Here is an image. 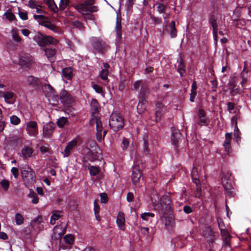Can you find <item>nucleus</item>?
I'll list each match as a JSON object with an SVG mask.
<instances>
[{"mask_svg":"<svg viewBox=\"0 0 251 251\" xmlns=\"http://www.w3.org/2000/svg\"><path fill=\"white\" fill-rule=\"evenodd\" d=\"M149 15L151 21V24H152L154 26L157 25H161L162 24V20L161 18L156 17L151 13H150Z\"/></svg>","mask_w":251,"mask_h":251,"instance_id":"f704fd0d","label":"nucleus"},{"mask_svg":"<svg viewBox=\"0 0 251 251\" xmlns=\"http://www.w3.org/2000/svg\"><path fill=\"white\" fill-rule=\"evenodd\" d=\"M67 122V118L62 117L59 118L57 121V125L58 127H62Z\"/></svg>","mask_w":251,"mask_h":251,"instance_id":"09e8293b","label":"nucleus"},{"mask_svg":"<svg viewBox=\"0 0 251 251\" xmlns=\"http://www.w3.org/2000/svg\"><path fill=\"white\" fill-rule=\"evenodd\" d=\"M177 72L179 74L180 76H183L186 72V66L182 58L180 59L179 64L177 68Z\"/></svg>","mask_w":251,"mask_h":251,"instance_id":"c756f323","label":"nucleus"},{"mask_svg":"<svg viewBox=\"0 0 251 251\" xmlns=\"http://www.w3.org/2000/svg\"><path fill=\"white\" fill-rule=\"evenodd\" d=\"M109 74L108 69H102L100 73V76L103 80H107L108 79L107 75Z\"/></svg>","mask_w":251,"mask_h":251,"instance_id":"49530a36","label":"nucleus"},{"mask_svg":"<svg viewBox=\"0 0 251 251\" xmlns=\"http://www.w3.org/2000/svg\"><path fill=\"white\" fill-rule=\"evenodd\" d=\"M139 161L138 160H136L135 161V165L133 168L131 178L132 182L134 185H136L139 183L140 178L141 177V169L145 167L143 165H142L141 166H140L139 165Z\"/></svg>","mask_w":251,"mask_h":251,"instance_id":"0eeeda50","label":"nucleus"},{"mask_svg":"<svg viewBox=\"0 0 251 251\" xmlns=\"http://www.w3.org/2000/svg\"><path fill=\"white\" fill-rule=\"evenodd\" d=\"M100 202L101 203H105L108 201V198L107 195L105 193H101L100 195Z\"/></svg>","mask_w":251,"mask_h":251,"instance_id":"0e129e2a","label":"nucleus"},{"mask_svg":"<svg viewBox=\"0 0 251 251\" xmlns=\"http://www.w3.org/2000/svg\"><path fill=\"white\" fill-rule=\"evenodd\" d=\"M28 197L30 198H32V202L34 204H37L39 202V198L37 195L33 191L30 192L28 195Z\"/></svg>","mask_w":251,"mask_h":251,"instance_id":"c03bdc74","label":"nucleus"},{"mask_svg":"<svg viewBox=\"0 0 251 251\" xmlns=\"http://www.w3.org/2000/svg\"><path fill=\"white\" fill-rule=\"evenodd\" d=\"M117 224L118 226L122 230L124 229V225L125 222L124 214L120 212L118 213L117 217Z\"/></svg>","mask_w":251,"mask_h":251,"instance_id":"a878e982","label":"nucleus"},{"mask_svg":"<svg viewBox=\"0 0 251 251\" xmlns=\"http://www.w3.org/2000/svg\"><path fill=\"white\" fill-rule=\"evenodd\" d=\"M95 0H85L83 2L75 6V8L83 15H88L98 11V7L94 5Z\"/></svg>","mask_w":251,"mask_h":251,"instance_id":"f03ea898","label":"nucleus"},{"mask_svg":"<svg viewBox=\"0 0 251 251\" xmlns=\"http://www.w3.org/2000/svg\"><path fill=\"white\" fill-rule=\"evenodd\" d=\"M170 28V36L171 38H175L177 36V30L176 28L175 22L173 21L169 24Z\"/></svg>","mask_w":251,"mask_h":251,"instance_id":"473e14b6","label":"nucleus"},{"mask_svg":"<svg viewBox=\"0 0 251 251\" xmlns=\"http://www.w3.org/2000/svg\"><path fill=\"white\" fill-rule=\"evenodd\" d=\"M237 120H238V116L237 115H235L232 117L231 119V124L233 126H234V128H237Z\"/></svg>","mask_w":251,"mask_h":251,"instance_id":"69168bd1","label":"nucleus"},{"mask_svg":"<svg viewBox=\"0 0 251 251\" xmlns=\"http://www.w3.org/2000/svg\"><path fill=\"white\" fill-rule=\"evenodd\" d=\"M141 99H139V102L137 106V112L139 114L143 113L145 110L148 101L146 100V101H141Z\"/></svg>","mask_w":251,"mask_h":251,"instance_id":"c85d7f7f","label":"nucleus"},{"mask_svg":"<svg viewBox=\"0 0 251 251\" xmlns=\"http://www.w3.org/2000/svg\"><path fill=\"white\" fill-rule=\"evenodd\" d=\"M103 126L101 121L100 120L97 122L96 124V138L99 142H101L103 141V138L101 137V133L103 131Z\"/></svg>","mask_w":251,"mask_h":251,"instance_id":"5701e85b","label":"nucleus"},{"mask_svg":"<svg viewBox=\"0 0 251 251\" xmlns=\"http://www.w3.org/2000/svg\"><path fill=\"white\" fill-rule=\"evenodd\" d=\"M162 220L164 223L165 226L169 230L172 229L175 225L174 220L172 215V212L170 213H161Z\"/></svg>","mask_w":251,"mask_h":251,"instance_id":"9b49d317","label":"nucleus"},{"mask_svg":"<svg viewBox=\"0 0 251 251\" xmlns=\"http://www.w3.org/2000/svg\"><path fill=\"white\" fill-rule=\"evenodd\" d=\"M109 126L114 132H117L124 127L125 119L120 113H112L110 117Z\"/></svg>","mask_w":251,"mask_h":251,"instance_id":"7ed1b4c3","label":"nucleus"},{"mask_svg":"<svg viewBox=\"0 0 251 251\" xmlns=\"http://www.w3.org/2000/svg\"><path fill=\"white\" fill-rule=\"evenodd\" d=\"M40 89L45 94L46 97H49L54 93L55 90L50 84L42 83Z\"/></svg>","mask_w":251,"mask_h":251,"instance_id":"4be33fe9","label":"nucleus"},{"mask_svg":"<svg viewBox=\"0 0 251 251\" xmlns=\"http://www.w3.org/2000/svg\"><path fill=\"white\" fill-rule=\"evenodd\" d=\"M154 216V214L150 212L144 213L141 215V218L145 221H148L149 217H153Z\"/></svg>","mask_w":251,"mask_h":251,"instance_id":"4d7b16f0","label":"nucleus"},{"mask_svg":"<svg viewBox=\"0 0 251 251\" xmlns=\"http://www.w3.org/2000/svg\"><path fill=\"white\" fill-rule=\"evenodd\" d=\"M196 124L200 126L208 125V119L206 117V113L204 109L200 108L198 113V120L196 121Z\"/></svg>","mask_w":251,"mask_h":251,"instance_id":"ddd939ff","label":"nucleus"},{"mask_svg":"<svg viewBox=\"0 0 251 251\" xmlns=\"http://www.w3.org/2000/svg\"><path fill=\"white\" fill-rule=\"evenodd\" d=\"M150 94V90L148 85L145 83L143 84L141 88L139 93L138 99H141V101H146L148 96Z\"/></svg>","mask_w":251,"mask_h":251,"instance_id":"f3484780","label":"nucleus"},{"mask_svg":"<svg viewBox=\"0 0 251 251\" xmlns=\"http://www.w3.org/2000/svg\"><path fill=\"white\" fill-rule=\"evenodd\" d=\"M61 212L59 211H55L52 212V215L50 218V223L53 225L55 224V221L59 219L61 217Z\"/></svg>","mask_w":251,"mask_h":251,"instance_id":"72a5a7b5","label":"nucleus"},{"mask_svg":"<svg viewBox=\"0 0 251 251\" xmlns=\"http://www.w3.org/2000/svg\"><path fill=\"white\" fill-rule=\"evenodd\" d=\"M91 116L95 117V115H99V111L100 109V105L96 99H93L91 102Z\"/></svg>","mask_w":251,"mask_h":251,"instance_id":"412c9836","label":"nucleus"},{"mask_svg":"<svg viewBox=\"0 0 251 251\" xmlns=\"http://www.w3.org/2000/svg\"><path fill=\"white\" fill-rule=\"evenodd\" d=\"M192 178L194 182L196 183V184H199V176L198 175L197 169L196 168H194L192 174Z\"/></svg>","mask_w":251,"mask_h":251,"instance_id":"4c0bfd02","label":"nucleus"},{"mask_svg":"<svg viewBox=\"0 0 251 251\" xmlns=\"http://www.w3.org/2000/svg\"><path fill=\"white\" fill-rule=\"evenodd\" d=\"M10 123L14 125H17L21 122L20 119L15 115H12L10 117Z\"/></svg>","mask_w":251,"mask_h":251,"instance_id":"de8ad7c7","label":"nucleus"},{"mask_svg":"<svg viewBox=\"0 0 251 251\" xmlns=\"http://www.w3.org/2000/svg\"><path fill=\"white\" fill-rule=\"evenodd\" d=\"M95 117H93V116H91V118L89 121V125L90 126H93L95 123H96V124H97V122L98 121H100V118L99 117V115H95Z\"/></svg>","mask_w":251,"mask_h":251,"instance_id":"bf43d9fd","label":"nucleus"},{"mask_svg":"<svg viewBox=\"0 0 251 251\" xmlns=\"http://www.w3.org/2000/svg\"><path fill=\"white\" fill-rule=\"evenodd\" d=\"M94 49L99 53H104L108 47V45L100 38H95L92 41Z\"/></svg>","mask_w":251,"mask_h":251,"instance_id":"6e6552de","label":"nucleus"},{"mask_svg":"<svg viewBox=\"0 0 251 251\" xmlns=\"http://www.w3.org/2000/svg\"><path fill=\"white\" fill-rule=\"evenodd\" d=\"M64 239L66 243L69 244H72L74 242V238L73 235L68 234L65 236Z\"/></svg>","mask_w":251,"mask_h":251,"instance_id":"6e6d98bb","label":"nucleus"},{"mask_svg":"<svg viewBox=\"0 0 251 251\" xmlns=\"http://www.w3.org/2000/svg\"><path fill=\"white\" fill-rule=\"evenodd\" d=\"M43 218L41 216L39 215L37 217L34 218L30 222V225L33 227H35L39 226L43 222Z\"/></svg>","mask_w":251,"mask_h":251,"instance_id":"c9c22d12","label":"nucleus"},{"mask_svg":"<svg viewBox=\"0 0 251 251\" xmlns=\"http://www.w3.org/2000/svg\"><path fill=\"white\" fill-rule=\"evenodd\" d=\"M197 85L196 81H194L191 85L190 100L191 102H194L197 95Z\"/></svg>","mask_w":251,"mask_h":251,"instance_id":"7c9ffc66","label":"nucleus"},{"mask_svg":"<svg viewBox=\"0 0 251 251\" xmlns=\"http://www.w3.org/2000/svg\"><path fill=\"white\" fill-rule=\"evenodd\" d=\"M14 96V93L11 91H0V97H2L4 98L5 101L8 103H13L14 102H12L11 100L13 99Z\"/></svg>","mask_w":251,"mask_h":251,"instance_id":"b1692460","label":"nucleus"},{"mask_svg":"<svg viewBox=\"0 0 251 251\" xmlns=\"http://www.w3.org/2000/svg\"><path fill=\"white\" fill-rule=\"evenodd\" d=\"M45 52L48 58L51 62L54 61V56L56 54V50L54 49L46 48Z\"/></svg>","mask_w":251,"mask_h":251,"instance_id":"bb28decb","label":"nucleus"},{"mask_svg":"<svg viewBox=\"0 0 251 251\" xmlns=\"http://www.w3.org/2000/svg\"><path fill=\"white\" fill-rule=\"evenodd\" d=\"M0 184L2 187V188L5 190H7L9 187V182L8 180L4 179L2 180Z\"/></svg>","mask_w":251,"mask_h":251,"instance_id":"680f3d73","label":"nucleus"},{"mask_svg":"<svg viewBox=\"0 0 251 251\" xmlns=\"http://www.w3.org/2000/svg\"><path fill=\"white\" fill-rule=\"evenodd\" d=\"M221 234L225 243L226 245H229V241L230 240L231 236L227 229H223V230L221 231Z\"/></svg>","mask_w":251,"mask_h":251,"instance_id":"2f4dec72","label":"nucleus"},{"mask_svg":"<svg viewBox=\"0 0 251 251\" xmlns=\"http://www.w3.org/2000/svg\"><path fill=\"white\" fill-rule=\"evenodd\" d=\"M19 15L20 18L23 20H26L28 19V16L27 12H19Z\"/></svg>","mask_w":251,"mask_h":251,"instance_id":"338daca9","label":"nucleus"},{"mask_svg":"<svg viewBox=\"0 0 251 251\" xmlns=\"http://www.w3.org/2000/svg\"><path fill=\"white\" fill-rule=\"evenodd\" d=\"M47 4L49 7L55 13L58 12V8L56 5L53 0H47Z\"/></svg>","mask_w":251,"mask_h":251,"instance_id":"a19ab883","label":"nucleus"},{"mask_svg":"<svg viewBox=\"0 0 251 251\" xmlns=\"http://www.w3.org/2000/svg\"><path fill=\"white\" fill-rule=\"evenodd\" d=\"M171 131V140L172 142V144L176 148L177 147L179 140H181V134L180 133L178 129H176L175 127H172Z\"/></svg>","mask_w":251,"mask_h":251,"instance_id":"dca6fc26","label":"nucleus"},{"mask_svg":"<svg viewBox=\"0 0 251 251\" xmlns=\"http://www.w3.org/2000/svg\"><path fill=\"white\" fill-rule=\"evenodd\" d=\"M115 30L116 31V38L118 40H121L122 39V26L120 15H117V16Z\"/></svg>","mask_w":251,"mask_h":251,"instance_id":"393cba45","label":"nucleus"},{"mask_svg":"<svg viewBox=\"0 0 251 251\" xmlns=\"http://www.w3.org/2000/svg\"><path fill=\"white\" fill-rule=\"evenodd\" d=\"M55 125L52 122H50L46 124L43 126V136L44 137H50L51 135Z\"/></svg>","mask_w":251,"mask_h":251,"instance_id":"a211bd4d","label":"nucleus"},{"mask_svg":"<svg viewBox=\"0 0 251 251\" xmlns=\"http://www.w3.org/2000/svg\"><path fill=\"white\" fill-rule=\"evenodd\" d=\"M27 127L33 129L34 134H38L37 124L35 121H29L27 124Z\"/></svg>","mask_w":251,"mask_h":251,"instance_id":"ea45409f","label":"nucleus"},{"mask_svg":"<svg viewBox=\"0 0 251 251\" xmlns=\"http://www.w3.org/2000/svg\"><path fill=\"white\" fill-rule=\"evenodd\" d=\"M19 62L20 66L29 68L31 64V56L28 53H22L20 55Z\"/></svg>","mask_w":251,"mask_h":251,"instance_id":"f8f14e48","label":"nucleus"},{"mask_svg":"<svg viewBox=\"0 0 251 251\" xmlns=\"http://www.w3.org/2000/svg\"><path fill=\"white\" fill-rule=\"evenodd\" d=\"M157 11L159 14L163 13L165 12L167 9V5L164 4L162 3H157Z\"/></svg>","mask_w":251,"mask_h":251,"instance_id":"79ce46f5","label":"nucleus"},{"mask_svg":"<svg viewBox=\"0 0 251 251\" xmlns=\"http://www.w3.org/2000/svg\"><path fill=\"white\" fill-rule=\"evenodd\" d=\"M34 40L41 47H45L52 42V37L45 35L41 33L36 34L34 37Z\"/></svg>","mask_w":251,"mask_h":251,"instance_id":"1a4fd4ad","label":"nucleus"},{"mask_svg":"<svg viewBox=\"0 0 251 251\" xmlns=\"http://www.w3.org/2000/svg\"><path fill=\"white\" fill-rule=\"evenodd\" d=\"M4 16H5L6 18L10 22L14 21L16 19L14 14L10 11L6 12L4 13Z\"/></svg>","mask_w":251,"mask_h":251,"instance_id":"8fccbe9b","label":"nucleus"},{"mask_svg":"<svg viewBox=\"0 0 251 251\" xmlns=\"http://www.w3.org/2000/svg\"><path fill=\"white\" fill-rule=\"evenodd\" d=\"M40 25L52 31L55 30L56 29V26L49 21H43L40 23Z\"/></svg>","mask_w":251,"mask_h":251,"instance_id":"58836bf2","label":"nucleus"},{"mask_svg":"<svg viewBox=\"0 0 251 251\" xmlns=\"http://www.w3.org/2000/svg\"><path fill=\"white\" fill-rule=\"evenodd\" d=\"M63 76L67 80H71L73 78V71L71 67H66L62 70Z\"/></svg>","mask_w":251,"mask_h":251,"instance_id":"cd10ccee","label":"nucleus"},{"mask_svg":"<svg viewBox=\"0 0 251 251\" xmlns=\"http://www.w3.org/2000/svg\"><path fill=\"white\" fill-rule=\"evenodd\" d=\"M155 110V121L158 122L160 121L162 115L166 110V108L161 102L156 101Z\"/></svg>","mask_w":251,"mask_h":251,"instance_id":"2eb2a0df","label":"nucleus"},{"mask_svg":"<svg viewBox=\"0 0 251 251\" xmlns=\"http://www.w3.org/2000/svg\"><path fill=\"white\" fill-rule=\"evenodd\" d=\"M221 14L219 10L213 8L208 14V21L212 29V33L215 42L217 43L218 41V21Z\"/></svg>","mask_w":251,"mask_h":251,"instance_id":"f257e3e1","label":"nucleus"},{"mask_svg":"<svg viewBox=\"0 0 251 251\" xmlns=\"http://www.w3.org/2000/svg\"><path fill=\"white\" fill-rule=\"evenodd\" d=\"M171 200L167 196L162 197L159 202L154 204L155 209L158 210L160 213H170L172 212L171 207Z\"/></svg>","mask_w":251,"mask_h":251,"instance_id":"20e7f679","label":"nucleus"},{"mask_svg":"<svg viewBox=\"0 0 251 251\" xmlns=\"http://www.w3.org/2000/svg\"><path fill=\"white\" fill-rule=\"evenodd\" d=\"M64 112L71 116L73 117L75 116V110L71 106H68L65 107L64 108Z\"/></svg>","mask_w":251,"mask_h":251,"instance_id":"864d4df0","label":"nucleus"},{"mask_svg":"<svg viewBox=\"0 0 251 251\" xmlns=\"http://www.w3.org/2000/svg\"><path fill=\"white\" fill-rule=\"evenodd\" d=\"M90 173L92 176H96L97 175L99 172V170L98 167H95V166H92L90 167Z\"/></svg>","mask_w":251,"mask_h":251,"instance_id":"052dcab7","label":"nucleus"},{"mask_svg":"<svg viewBox=\"0 0 251 251\" xmlns=\"http://www.w3.org/2000/svg\"><path fill=\"white\" fill-rule=\"evenodd\" d=\"M11 173L14 176V177L17 178L19 176V170L16 167H13L11 169Z\"/></svg>","mask_w":251,"mask_h":251,"instance_id":"774afa93","label":"nucleus"},{"mask_svg":"<svg viewBox=\"0 0 251 251\" xmlns=\"http://www.w3.org/2000/svg\"><path fill=\"white\" fill-rule=\"evenodd\" d=\"M60 100L64 105L70 104L73 101L72 97L66 90H64L60 93Z\"/></svg>","mask_w":251,"mask_h":251,"instance_id":"6ab92c4d","label":"nucleus"},{"mask_svg":"<svg viewBox=\"0 0 251 251\" xmlns=\"http://www.w3.org/2000/svg\"><path fill=\"white\" fill-rule=\"evenodd\" d=\"M148 137L144 136L143 137V151L146 155L149 153L150 149L149 148V144L147 140Z\"/></svg>","mask_w":251,"mask_h":251,"instance_id":"37998d69","label":"nucleus"},{"mask_svg":"<svg viewBox=\"0 0 251 251\" xmlns=\"http://www.w3.org/2000/svg\"><path fill=\"white\" fill-rule=\"evenodd\" d=\"M231 176V173L228 171L222 177V185L229 197H234L235 194L232 185Z\"/></svg>","mask_w":251,"mask_h":251,"instance_id":"39448f33","label":"nucleus"},{"mask_svg":"<svg viewBox=\"0 0 251 251\" xmlns=\"http://www.w3.org/2000/svg\"><path fill=\"white\" fill-rule=\"evenodd\" d=\"M24 218L23 216L20 213L15 214V222L17 225H21L24 223Z\"/></svg>","mask_w":251,"mask_h":251,"instance_id":"a18cd8bd","label":"nucleus"},{"mask_svg":"<svg viewBox=\"0 0 251 251\" xmlns=\"http://www.w3.org/2000/svg\"><path fill=\"white\" fill-rule=\"evenodd\" d=\"M93 88L98 93L101 94L103 92L102 87L98 84L93 85Z\"/></svg>","mask_w":251,"mask_h":251,"instance_id":"e2e57ef3","label":"nucleus"},{"mask_svg":"<svg viewBox=\"0 0 251 251\" xmlns=\"http://www.w3.org/2000/svg\"><path fill=\"white\" fill-rule=\"evenodd\" d=\"M33 152V150L27 146L25 147L22 150V153L23 157H31Z\"/></svg>","mask_w":251,"mask_h":251,"instance_id":"e433bc0d","label":"nucleus"},{"mask_svg":"<svg viewBox=\"0 0 251 251\" xmlns=\"http://www.w3.org/2000/svg\"><path fill=\"white\" fill-rule=\"evenodd\" d=\"M21 169L24 181L28 185L33 183L35 181L36 176L32 170L27 165L22 167Z\"/></svg>","mask_w":251,"mask_h":251,"instance_id":"423d86ee","label":"nucleus"},{"mask_svg":"<svg viewBox=\"0 0 251 251\" xmlns=\"http://www.w3.org/2000/svg\"><path fill=\"white\" fill-rule=\"evenodd\" d=\"M129 141L125 137H123V141L121 144V147L123 150H126L129 146Z\"/></svg>","mask_w":251,"mask_h":251,"instance_id":"13d9d810","label":"nucleus"},{"mask_svg":"<svg viewBox=\"0 0 251 251\" xmlns=\"http://www.w3.org/2000/svg\"><path fill=\"white\" fill-rule=\"evenodd\" d=\"M28 84L35 90H40L42 82L39 78L33 75L28 76L27 79Z\"/></svg>","mask_w":251,"mask_h":251,"instance_id":"4468645a","label":"nucleus"},{"mask_svg":"<svg viewBox=\"0 0 251 251\" xmlns=\"http://www.w3.org/2000/svg\"><path fill=\"white\" fill-rule=\"evenodd\" d=\"M145 82H144L142 80H139L136 81H135L133 84V90H137L139 89V88L141 87H142V86L143 84H145Z\"/></svg>","mask_w":251,"mask_h":251,"instance_id":"3c124183","label":"nucleus"},{"mask_svg":"<svg viewBox=\"0 0 251 251\" xmlns=\"http://www.w3.org/2000/svg\"><path fill=\"white\" fill-rule=\"evenodd\" d=\"M79 140V138L76 137L67 143L64 150V152L67 154V156H69V153L71 152L77 146Z\"/></svg>","mask_w":251,"mask_h":251,"instance_id":"aec40b11","label":"nucleus"},{"mask_svg":"<svg viewBox=\"0 0 251 251\" xmlns=\"http://www.w3.org/2000/svg\"><path fill=\"white\" fill-rule=\"evenodd\" d=\"M237 78L235 76L231 78L228 81L227 86L231 96H235L240 94V90L237 87Z\"/></svg>","mask_w":251,"mask_h":251,"instance_id":"9d476101","label":"nucleus"},{"mask_svg":"<svg viewBox=\"0 0 251 251\" xmlns=\"http://www.w3.org/2000/svg\"><path fill=\"white\" fill-rule=\"evenodd\" d=\"M241 133L238 128H234V136L236 141L239 144V142L241 141Z\"/></svg>","mask_w":251,"mask_h":251,"instance_id":"5fc2aeb1","label":"nucleus"},{"mask_svg":"<svg viewBox=\"0 0 251 251\" xmlns=\"http://www.w3.org/2000/svg\"><path fill=\"white\" fill-rule=\"evenodd\" d=\"M70 0H60L59 3V9L61 10H64L68 5Z\"/></svg>","mask_w":251,"mask_h":251,"instance_id":"603ef678","label":"nucleus"}]
</instances>
